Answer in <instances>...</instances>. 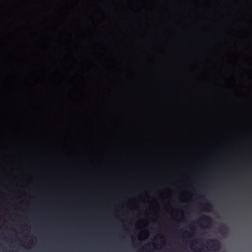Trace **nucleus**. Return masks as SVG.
Returning a JSON list of instances; mask_svg holds the SVG:
<instances>
[{
	"mask_svg": "<svg viewBox=\"0 0 252 252\" xmlns=\"http://www.w3.org/2000/svg\"><path fill=\"white\" fill-rule=\"evenodd\" d=\"M210 207H211V205L209 204H208L205 206V208H210Z\"/></svg>",
	"mask_w": 252,
	"mask_h": 252,
	"instance_id": "obj_4",
	"label": "nucleus"
},
{
	"mask_svg": "<svg viewBox=\"0 0 252 252\" xmlns=\"http://www.w3.org/2000/svg\"><path fill=\"white\" fill-rule=\"evenodd\" d=\"M227 230V227L225 225H222L220 228V232L224 233Z\"/></svg>",
	"mask_w": 252,
	"mask_h": 252,
	"instance_id": "obj_3",
	"label": "nucleus"
},
{
	"mask_svg": "<svg viewBox=\"0 0 252 252\" xmlns=\"http://www.w3.org/2000/svg\"><path fill=\"white\" fill-rule=\"evenodd\" d=\"M200 220L208 225H210L212 223V220L211 218L206 215L203 216L201 217Z\"/></svg>",
	"mask_w": 252,
	"mask_h": 252,
	"instance_id": "obj_2",
	"label": "nucleus"
},
{
	"mask_svg": "<svg viewBox=\"0 0 252 252\" xmlns=\"http://www.w3.org/2000/svg\"><path fill=\"white\" fill-rule=\"evenodd\" d=\"M209 246L214 250H218L220 247V244L219 241L215 239H211L207 242Z\"/></svg>",
	"mask_w": 252,
	"mask_h": 252,
	"instance_id": "obj_1",
	"label": "nucleus"
}]
</instances>
